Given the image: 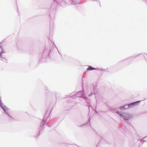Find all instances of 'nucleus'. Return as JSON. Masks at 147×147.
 I'll list each match as a JSON object with an SVG mask.
<instances>
[{
  "mask_svg": "<svg viewBox=\"0 0 147 147\" xmlns=\"http://www.w3.org/2000/svg\"><path fill=\"white\" fill-rule=\"evenodd\" d=\"M130 117V116L128 114H125L124 116V119L126 120H129Z\"/></svg>",
  "mask_w": 147,
  "mask_h": 147,
  "instance_id": "f257e3e1",
  "label": "nucleus"
},
{
  "mask_svg": "<svg viewBox=\"0 0 147 147\" xmlns=\"http://www.w3.org/2000/svg\"><path fill=\"white\" fill-rule=\"evenodd\" d=\"M140 102V101H137V102L132 103L130 104H129V105H128V107L129 108H131V106L133 105L136 104L137 103L139 102Z\"/></svg>",
  "mask_w": 147,
  "mask_h": 147,
  "instance_id": "f03ea898",
  "label": "nucleus"
},
{
  "mask_svg": "<svg viewBox=\"0 0 147 147\" xmlns=\"http://www.w3.org/2000/svg\"><path fill=\"white\" fill-rule=\"evenodd\" d=\"M4 53V50L3 49L2 46H0V56L1 55V54Z\"/></svg>",
  "mask_w": 147,
  "mask_h": 147,
  "instance_id": "7ed1b4c3",
  "label": "nucleus"
},
{
  "mask_svg": "<svg viewBox=\"0 0 147 147\" xmlns=\"http://www.w3.org/2000/svg\"><path fill=\"white\" fill-rule=\"evenodd\" d=\"M94 69H96L94 68H92L91 66H89L88 67L86 70H91Z\"/></svg>",
  "mask_w": 147,
  "mask_h": 147,
  "instance_id": "20e7f679",
  "label": "nucleus"
},
{
  "mask_svg": "<svg viewBox=\"0 0 147 147\" xmlns=\"http://www.w3.org/2000/svg\"><path fill=\"white\" fill-rule=\"evenodd\" d=\"M1 107L5 111L7 109H6L4 108L2 106H1Z\"/></svg>",
  "mask_w": 147,
  "mask_h": 147,
  "instance_id": "39448f33",
  "label": "nucleus"
},
{
  "mask_svg": "<svg viewBox=\"0 0 147 147\" xmlns=\"http://www.w3.org/2000/svg\"><path fill=\"white\" fill-rule=\"evenodd\" d=\"M118 113L119 114V115L120 116H121L122 115V114L121 113Z\"/></svg>",
  "mask_w": 147,
  "mask_h": 147,
  "instance_id": "423d86ee",
  "label": "nucleus"
},
{
  "mask_svg": "<svg viewBox=\"0 0 147 147\" xmlns=\"http://www.w3.org/2000/svg\"><path fill=\"white\" fill-rule=\"evenodd\" d=\"M1 101L0 100V105H1Z\"/></svg>",
  "mask_w": 147,
  "mask_h": 147,
  "instance_id": "0eeeda50",
  "label": "nucleus"
}]
</instances>
